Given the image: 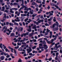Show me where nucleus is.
I'll list each match as a JSON object with an SVG mask.
<instances>
[{
	"label": "nucleus",
	"instance_id": "nucleus-19",
	"mask_svg": "<svg viewBox=\"0 0 62 62\" xmlns=\"http://www.w3.org/2000/svg\"><path fill=\"white\" fill-rule=\"evenodd\" d=\"M23 8H24V6H22V7H21L20 8V9L19 10V11H21V9H23Z\"/></svg>",
	"mask_w": 62,
	"mask_h": 62
},
{
	"label": "nucleus",
	"instance_id": "nucleus-13",
	"mask_svg": "<svg viewBox=\"0 0 62 62\" xmlns=\"http://www.w3.org/2000/svg\"><path fill=\"white\" fill-rule=\"evenodd\" d=\"M2 43H0V48L1 49H2V51H4V50L3 49V46H2Z\"/></svg>",
	"mask_w": 62,
	"mask_h": 62
},
{
	"label": "nucleus",
	"instance_id": "nucleus-50",
	"mask_svg": "<svg viewBox=\"0 0 62 62\" xmlns=\"http://www.w3.org/2000/svg\"><path fill=\"white\" fill-rule=\"evenodd\" d=\"M46 31H47V32H50V30H49V29H46Z\"/></svg>",
	"mask_w": 62,
	"mask_h": 62
},
{
	"label": "nucleus",
	"instance_id": "nucleus-3",
	"mask_svg": "<svg viewBox=\"0 0 62 62\" xmlns=\"http://www.w3.org/2000/svg\"><path fill=\"white\" fill-rule=\"evenodd\" d=\"M43 20H40L38 22H36V21H34V23H36L37 25H38L39 23H40V22H43Z\"/></svg>",
	"mask_w": 62,
	"mask_h": 62
},
{
	"label": "nucleus",
	"instance_id": "nucleus-63",
	"mask_svg": "<svg viewBox=\"0 0 62 62\" xmlns=\"http://www.w3.org/2000/svg\"><path fill=\"white\" fill-rule=\"evenodd\" d=\"M39 46H42V44L41 43H40L39 45Z\"/></svg>",
	"mask_w": 62,
	"mask_h": 62
},
{
	"label": "nucleus",
	"instance_id": "nucleus-30",
	"mask_svg": "<svg viewBox=\"0 0 62 62\" xmlns=\"http://www.w3.org/2000/svg\"><path fill=\"white\" fill-rule=\"evenodd\" d=\"M17 45L18 46H21V45H22V43H17Z\"/></svg>",
	"mask_w": 62,
	"mask_h": 62
},
{
	"label": "nucleus",
	"instance_id": "nucleus-47",
	"mask_svg": "<svg viewBox=\"0 0 62 62\" xmlns=\"http://www.w3.org/2000/svg\"><path fill=\"white\" fill-rule=\"evenodd\" d=\"M22 62V61L21 60V59H19V60L18 61V62Z\"/></svg>",
	"mask_w": 62,
	"mask_h": 62
},
{
	"label": "nucleus",
	"instance_id": "nucleus-56",
	"mask_svg": "<svg viewBox=\"0 0 62 62\" xmlns=\"http://www.w3.org/2000/svg\"><path fill=\"white\" fill-rule=\"evenodd\" d=\"M29 14H30L29 12H28L27 14L26 15L27 16H29Z\"/></svg>",
	"mask_w": 62,
	"mask_h": 62
},
{
	"label": "nucleus",
	"instance_id": "nucleus-16",
	"mask_svg": "<svg viewBox=\"0 0 62 62\" xmlns=\"http://www.w3.org/2000/svg\"><path fill=\"white\" fill-rule=\"evenodd\" d=\"M29 55H31V56H32V57H33V56H34V55H35V54H32V53H30L29 54Z\"/></svg>",
	"mask_w": 62,
	"mask_h": 62
},
{
	"label": "nucleus",
	"instance_id": "nucleus-8",
	"mask_svg": "<svg viewBox=\"0 0 62 62\" xmlns=\"http://www.w3.org/2000/svg\"><path fill=\"white\" fill-rule=\"evenodd\" d=\"M28 27L29 28V29L27 30V31H28V32H31V31H32V30L31 28V26H29Z\"/></svg>",
	"mask_w": 62,
	"mask_h": 62
},
{
	"label": "nucleus",
	"instance_id": "nucleus-27",
	"mask_svg": "<svg viewBox=\"0 0 62 62\" xmlns=\"http://www.w3.org/2000/svg\"><path fill=\"white\" fill-rule=\"evenodd\" d=\"M31 5H33L34 6L35 5H36V3L35 2H33L31 4Z\"/></svg>",
	"mask_w": 62,
	"mask_h": 62
},
{
	"label": "nucleus",
	"instance_id": "nucleus-37",
	"mask_svg": "<svg viewBox=\"0 0 62 62\" xmlns=\"http://www.w3.org/2000/svg\"><path fill=\"white\" fill-rule=\"evenodd\" d=\"M52 2H54V3L56 4L57 3V1H54V0H52Z\"/></svg>",
	"mask_w": 62,
	"mask_h": 62
},
{
	"label": "nucleus",
	"instance_id": "nucleus-1",
	"mask_svg": "<svg viewBox=\"0 0 62 62\" xmlns=\"http://www.w3.org/2000/svg\"><path fill=\"white\" fill-rule=\"evenodd\" d=\"M59 25V24L58 23V22H56V23L55 24H54L52 26L53 28H54L55 26H56L57 27V28H55L53 29L54 30V31H56L58 30L59 29L58 28V26Z\"/></svg>",
	"mask_w": 62,
	"mask_h": 62
},
{
	"label": "nucleus",
	"instance_id": "nucleus-61",
	"mask_svg": "<svg viewBox=\"0 0 62 62\" xmlns=\"http://www.w3.org/2000/svg\"><path fill=\"white\" fill-rule=\"evenodd\" d=\"M4 12H6V13H8V10H5V11Z\"/></svg>",
	"mask_w": 62,
	"mask_h": 62
},
{
	"label": "nucleus",
	"instance_id": "nucleus-31",
	"mask_svg": "<svg viewBox=\"0 0 62 62\" xmlns=\"http://www.w3.org/2000/svg\"><path fill=\"white\" fill-rule=\"evenodd\" d=\"M54 40L53 39L51 40L50 41H51L50 42V43H52L54 42Z\"/></svg>",
	"mask_w": 62,
	"mask_h": 62
},
{
	"label": "nucleus",
	"instance_id": "nucleus-38",
	"mask_svg": "<svg viewBox=\"0 0 62 62\" xmlns=\"http://www.w3.org/2000/svg\"><path fill=\"white\" fill-rule=\"evenodd\" d=\"M18 50L19 51H22V49L20 47L18 49Z\"/></svg>",
	"mask_w": 62,
	"mask_h": 62
},
{
	"label": "nucleus",
	"instance_id": "nucleus-29",
	"mask_svg": "<svg viewBox=\"0 0 62 62\" xmlns=\"http://www.w3.org/2000/svg\"><path fill=\"white\" fill-rule=\"evenodd\" d=\"M3 48L4 49H6V48H7V47L6 46H5V45L4 44L3 45Z\"/></svg>",
	"mask_w": 62,
	"mask_h": 62
},
{
	"label": "nucleus",
	"instance_id": "nucleus-62",
	"mask_svg": "<svg viewBox=\"0 0 62 62\" xmlns=\"http://www.w3.org/2000/svg\"><path fill=\"white\" fill-rule=\"evenodd\" d=\"M20 12H19L17 14V15L18 16H20Z\"/></svg>",
	"mask_w": 62,
	"mask_h": 62
},
{
	"label": "nucleus",
	"instance_id": "nucleus-36",
	"mask_svg": "<svg viewBox=\"0 0 62 62\" xmlns=\"http://www.w3.org/2000/svg\"><path fill=\"white\" fill-rule=\"evenodd\" d=\"M28 18H26L24 19V22H27V21H28Z\"/></svg>",
	"mask_w": 62,
	"mask_h": 62
},
{
	"label": "nucleus",
	"instance_id": "nucleus-39",
	"mask_svg": "<svg viewBox=\"0 0 62 62\" xmlns=\"http://www.w3.org/2000/svg\"><path fill=\"white\" fill-rule=\"evenodd\" d=\"M42 43L43 44H46V43L45 41L44 40L43 42Z\"/></svg>",
	"mask_w": 62,
	"mask_h": 62
},
{
	"label": "nucleus",
	"instance_id": "nucleus-32",
	"mask_svg": "<svg viewBox=\"0 0 62 62\" xmlns=\"http://www.w3.org/2000/svg\"><path fill=\"white\" fill-rule=\"evenodd\" d=\"M9 24L10 25H11L12 26H13V25H14V24L13 23H9Z\"/></svg>",
	"mask_w": 62,
	"mask_h": 62
},
{
	"label": "nucleus",
	"instance_id": "nucleus-20",
	"mask_svg": "<svg viewBox=\"0 0 62 62\" xmlns=\"http://www.w3.org/2000/svg\"><path fill=\"white\" fill-rule=\"evenodd\" d=\"M5 7L6 8V9H7V10H8V9H9V8L8 7H7L8 6L7 5H5Z\"/></svg>",
	"mask_w": 62,
	"mask_h": 62
},
{
	"label": "nucleus",
	"instance_id": "nucleus-11",
	"mask_svg": "<svg viewBox=\"0 0 62 62\" xmlns=\"http://www.w3.org/2000/svg\"><path fill=\"white\" fill-rule=\"evenodd\" d=\"M55 46L57 48H60V47H61V46L60 45H59L58 46H57V44H55Z\"/></svg>",
	"mask_w": 62,
	"mask_h": 62
},
{
	"label": "nucleus",
	"instance_id": "nucleus-48",
	"mask_svg": "<svg viewBox=\"0 0 62 62\" xmlns=\"http://www.w3.org/2000/svg\"><path fill=\"white\" fill-rule=\"evenodd\" d=\"M10 57V55L8 54L7 55V56H6V57L7 58H8V57Z\"/></svg>",
	"mask_w": 62,
	"mask_h": 62
},
{
	"label": "nucleus",
	"instance_id": "nucleus-5",
	"mask_svg": "<svg viewBox=\"0 0 62 62\" xmlns=\"http://www.w3.org/2000/svg\"><path fill=\"white\" fill-rule=\"evenodd\" d=\"M29 49H26L28 53H30L31 52H32V49L30 47H29Z\"/></svg>",
	"mask_w": 62,
	"mask_h": 62
},
{
	"label": "nucleus",
	"instance_id": "nucleus-24",
	"mask_svg": "<svg viewBox=\"0 0 62 62\" xmlns=\"http://www.w3.org/2000/svg\"><path fill=\"white\" fill-rule=\"evenodd\" d=\"M53 20L54 22H55L56 21V18H55V17H54Z\"/></svg>",
	"mask_w": 62,
	"mask_h": 62
},
{
	"label": "nucleus",
	"instance_id": "nucleus-42",
	"mask_svg": "<svg viewBox=\"0 0 62 62\" xmlns=\"http://www.w3.org/2000/svg\"><path fill=\"white\" fill-rule=\"evenodd\" d=\"M45 26H49V25L47 23H46L45 24Z\"/></svg>",
	"mask_w": 62,
	"mask_h": 62
},
{
	"label": "nucleus",
	"instance_id": "nucleus-6",
	"mask_svg": "<svg viewBox=\"0 0 62 62\" xmlns=\"http://www.w3.org/2000/svg\"><path fill=\"white\" fill-rule=\"evenodd\" d=\"M22 44H23V45H22L21 46V47H25L26 45V44L25 42H23L22 43Z\"/></svg>",
	"mask_w": 62,
	"mask_h": 62
},
{
	"label": "nucleus",
	"instance_id": "nucleus-52",
	"mask_svg": "<svg viewBox=\"0 0 62 62\" xmlns=\"http://www.w3.org/2000/svg\"><path fill=\"white\" fill-rule=\"evenodd\" d=\"M0 54L2 55H4V52H1L0 53Z\"/></svg>",
	"mask_w": 62,
	"mask_h": 62
},
{
	"label": "nucleus",
	"instance_id": "nucleus-35",
	"mask_svg": "<svg viewBox=\"0 0 62 62\" xmlns=\"http://www.w3.org/2000/svg\"><path fill=\"white\" fill-rule=\"evenodd\" d=\"M12 44L13 45L15 46H16L17 45V44H14V42H12Z\"/></svg>",
	"mask_w": 62,
	"mask_h": 62
},
{
	"label": "nucleus",
	"instance_id": "nucleus-18",
	"mask_svg": "<svg viewBox=\"0 0 62 62\" xmlns=\"http://www.w3.org/2000/svg\"><path fill=\"white\" fill-rule=\"evenodd\" d=\"M14 52L15 53V55L16 56H17V54H16V53H17V52H16V50H15V49H14Z\"/></svg>",
	"mask_w": 62,
	"mask_h": 62
},
{
	"label": "nucleus",
	"instance_id": "nucleus-22",
	"mask_svg": "<svg viewBox=\"0 0 62 62\" xmlns=\"http://www.w3.org/2000/svg\"><path fill=\"white\" fill-rule=\"evenodd\" d=\"M5 51L7 52H8V53H9V52H10L9 50H8L7 48H6L5 49Z\"/></svg>",
	"mask_w": 62,
	"mask_h": 62
},
{
	"label": "nucleus",
	"instance_id": "nucleus-25",
	"mask_svg": "<svg viewBox=\"0 0 62 62\" xmlns=\"http://www.w3.org/2000/svg\"><path fill=\"white\" fill-rule=\"evenodd\" d=\"M2 9L1 10L2 11H4L5 10V7L3 6L2 7Z\"/></svg>",
	"mask_w": 62,
	"mask_h": 62
},
{
	"label": "nucleus",
	"instance_id": "nucleus-51",
	"mask_svg": "<svg viewBox=\"0 0 62 62\" xmlns=\"http://www.w3.org/2000/svg\"><path fill=\"white\" fill-rule=\"evenodd\" d=\"M21 18V21H23V17H20V19Z\"/></svg>",
	"mask_w": 62,
	"mask_h": 62
},
{
	"label": "nucleus",
	"instance_id": "nucleus-28",
	"mask_svg": "<svg viewBox=\"0 0 62 62\" xmlns=\"http://www.w3.org/2000/svg\"><path fill=\"white\" fill-rule=\"evenodd\" d=\"M20 2H22V4H24V1L23 0H19Z\"/></svg>",
	"mask_w": 62,
	"mask_h": 62
},
{
	"label": "nucleus",
	"instance_id": "nucleus-4",
	"mask_svg": "<svg viewBox=\"0 0 62 62\" xmlns=\"http://www.w3.org/2000/svg\"><path fill=\"white\" fill-rule=\"evenodd\" d=\"M52 4H53V3H51L50 4L52 6H54L55 8H57L58 9H59V10H60L61 11V9L60 8H59V7H58L55 4H53V5Z\"/></svg>",
	"mask_w": 62,
	"mask_h": 62
},
{
	"label": "nucleus",
	"instance_id": "nucleus-40",
	"mask_svg": "<svg viewBox=\"0 0 62 62\" xmlns=\"http://www.w3.org/2000/svg\"><path fill=\"white\" fill-rule=\"evenodd\" d=\"M54 49L55 50H57V49H58V48H57L55 46V47H54Z\"/></svg>",
	"mask_w": 62,
	"mask_h": 62
},
{
	"label": "nucleus",
	"instance_id": "nucleus-44",
	"mask_svg": "<svg viewBox=\"0 0 62 62\" xmlns=\"http://www.w3.org/2000/svg\"><path fill=\"white\" fill-rule=\"evenodd\" d=\"M17 5V3L16 2H15L13 4V6H15V5Z\"/></svg>",
	"mask_w": 62,
	"mask_h": 62
},
{
	"label": "nucleus",
	"instance_id": "nucleus-58",
	"mask_svg": "<svg viewBox=\"0 0 62 62\" xmlns=\"http://www.w3.org/2000/svg\"><path fill=\"white\" fill-rule=\"evenodd\" d=\"M50 35H52L53 34H52V31H50Z\"/></svg>",
	"mask_w": 62,
	"mask_h": 62
},
{
	"label": "nucleus",
	"instance_id": "nucleus-60",
	"mask_svg": "<svg viewBox=\"0 0 62 62\" xmlns=\"http://www.w3.org/2000/svg\"><path fill=\"white\" fill-rule=\"evenodd\" d=\"M48 23L50 25H51L52 24V22H49Z\"/></svg>",
	"mask_w": 62,
	"mask_h": 62
},
{
	"label": "nucleus",
	"instance_id": "nucleus-23",
	"mask_svg": "<svg viewBox=\"0 0 62 62\" xmlns=\"http://www.w3.org/2000/svg\"><path fill=\"white\" fill-rule=\"evenodd\" d=\"M36 47H37V46H33L32 47V49H33V50H34V49H35L36 48Z\"/></svg>",
	"mask_w": 62,
	"mask_h": 62
},
{
	"label": "nucleus",
	"instance_id": "nucleus-34",
	"mask_svg": "<svg viewBox=\"0 0 62 62\" xmlns=\"http://www.w3.org/2000/svg\"><path fill=\"white\" fill-rule=\"evenodd\" d=\"M14 24V25H18L19 24H18V23L16 22H15Z\"/></svg>",
	"mask_w": 62,
	"mask_h": 62
},
{
	"label": "nucleus",
	"instance_id": "nucleus-2",
	"mask_svg": "<svg viewBox=\"0 0 62 62\" xmlns=\"http://www.w3.org/2000/svg\"><path fill=\"white\" fill-rule=\"evenodd\" d=\"M43 46L44 47L39 46V48L40 49H41L44 48L45 49V50L46 51V52H47V51H48V50L47 49L48 48L46 44H45L43 45Z\"/></svg>",
	"mask_w": 62,
	"mask_h": 62
},
{
	"label": "nucleus",
	"instance_id": "nucleus-7",
	"mask_svg": "<svg viewBox=\"0 0 62 62\" xmlns=\"http://www.w3.org/2000/svg\"><path fill=\"white\" fill-rule=\"evenodd\" d=\"M16 19H16H15V22H19L20 21V20L19 19V17H16Z\"/></svg>",
	"mask_w": 62,
	"mask_h": 62
},
{
	"label": "nucleus",
	"instance_id": "nucleus-21",
	"mask_svg": "<svg viewBox=\"0 0 62 62\" xmlns=\"http://www.w3.org/2000/svg\"><path fill=\"white\" fill-rule=\"evenodd\" d=\"M36 25H34L33 27H32V28L33 29H36L37 28L36 27Z\"/></svg>",
	"mask_w": 62,
	"mask_h": 62
},
{
	"label": "nucleus",
	"instance_id": "nucleus-55",
	"mask_svg": "<svg viewBox=\"0 0 62 62\" xmlns=\"http://www.w3.org/2000/svg\"><path fill=\"white\" fill-rule=\"evenodd\" d=\"M57 19L58 20L60 21H61V18H57Z\"/></svg>",
	"mask_w": 62,
	"mask_h": 62
},
{
	"label": "nucleus",
	"instance_id": "nucleus-17",
	"mask_svg": "<svg viewBox=\"0 0 62 62\" xmlns=\"http://www.w3.org/2000/svg\"><path fill=\"white\" fill-rule=\"evenodd\" d=\"M29 33V32H27L25 33H23V34L24 36H25L26 35H28Z\"/></svg>",
	"mask_w": 62,
	"mask_h": 62
},
{
	"label": "nucleus",
	"instance_id": "nucleus-33",
	"mask_svg": "<svg viewBox=\"0 0 62 62\" xmlns=\"http://www.w3.org/2000/svg\"><path fill=\"white\" fill-rule=\"evenodd\" d=\"M15 35V34H14V33H12L11 34V36L12 37L13 36H14Z\"/></svg>",
	"mask_w": 62,
	"mask_h": 62
},
{
	"label": "nucleus",
	"instance_id": "nucleus-12",
	"mask_svg": "<svg viewBox=\"0 0 62 62\" xmlns=\"http://www.w3.org/2000/svg\"><path fill=\"white\" fill-rule=\"evenodd\" d=\"M24 10H28V9L26 7L24 6Z\"/></svg>",
	"mask_w": 62,
	"mask_h": 62
},
{
	"label": "nucleus",
	"instance_id": "nucleus-57",
	"mask_svg": "<svg viewBox=\"0 0 62 62\" xmlns=\"http://www.w3.org/2000/svg\"><path fill=\"white\" fill-rule=\"evenodd\" d=\"M52 59V58H50L48 59V60L49 61H51Z\"/></svg>",
	"mask_w": 62,
	"mask_h": 62
},
{
	"label": "nucleus",
	"instance_id": "nucleus-9",
	"mask_svg": "<svg viewBox=\"0 0 62 62\" xmlns=\"http://www.w3.org/2000/svg\"><path fill=\"white\" fill-rule=\"evenodd\" d=\"M4 16L3 17V20L4 21H5L6 19V14H4Z\"/></svg>",
	"mask_w": 62,
	"mask_h": 62
},
{
	"label": "nucleus",
	"instance_id": "nucleus-53",
	"mask_svg": "<svg viewBox=\"0 0 62 62\" xmlns=\"http://www.w3.org/2000/svg\"><path fill=\"white\" fill-rule=\"evenodd\" d=\"M19 48V46H17V47H15V49H18Z\"/></svg>",
	"mask_w": 62,
	"mask_h": 62
},
{
	"label": "nucleus",
	"instance_id": "nucleus-46",
	"mask_svg": "<svg viewBox=\"0 0 62 62\" xmlns=\"http://www.w3.org/2000/svg\"><path fill=\"white\" fill-rule=\"evenodd\" d=\"M50 14H49V16H52L53 15V14L52 13H50Z\"/></svg>",
	"mask_w": 62,
	"mask_h": 62
},
{
	"label": "nucleus",
	"instance_id": "nucleus-49",
	"mask_svg": "<svg viewBox=\"0 0 62 62\" xmlns=\"http://www.w3.org/2000/svg\"><path fill=\"white\" fill-rule=\"evenodd\" d=\"M58 56H56L55 58V59L56 60H57L58 59V58H57V57Z\"/></svg>",
	"mask_w": 62,
	"mask_h": 62
},
{
	"label": "nucleus",
	"instance_id": "nucleus-10",
	"mask_svg": "<svg viewBox=\"0 0 62 62\" xmlns=\"http://www.w3.org/2000/svg\"><path fill=\"white\" fill-rule=\"evenodd\" d=\"M7 31H8L9 33H6L7 35H9V34H10V33H11V32H12V31H10V30H9V29H8L7 30Z\"/></svg>",
	"mask_w": 62,
	"mask_h": 62
},
{
	"label": "nucleus",
	"instance_id": "nucleus-59",
	"mask_svg": "<svg viewBox=\"0 0 62 62\" xmlns=\"http://www.w3.org/2000/svg\"><path fill=\"white\" fill-rule=\"evenodd\" d=\"M32 33H31V34H30L29 35V37H32Z\"/></svg>",
	"mask_w": 62,
	"mask_h": 62
},
{
	"label": "nucleus",
	"instance_id": "nucleus-26",
	"mask_svg": "<svg viewBox=\"0 0 62 62\" xmlns=\"http://www.w3.org/2000/svg\"><path fill=\"white\" fill-rule=\"evenodd\" d=\"M3 29H6V30H7V27H6V26H5L3 27Z\"/></svg>",
	"mask_w": 62,
	"mask_h": 62
},
{
	"label": "nucleus",
	"instance_id": "nucleus-54",
	"mask_svg": "<svg viewBox=\"0 0 62 62\" xmlns=\"http://www.w3.org/2000/svg\"><path fill=\"white\" fill-rule=\"evenodd\" d=\"M42 4H40V5L39 6V8H41V6H42Z\"/></svg>",
	"mask_w": 62,
	"mask_h": 62
},
{
	"label": "nucleus",
	"instance_id": "nucleus-15",
	"mask_svg": "<svg viewBox=\"0 0 62 62\" xmlns=\"http://www.w3.org/2000/svg\"><path fill=\"white\" fill-rule=\"evenodd\" d=\"M30 12L31 14L32 15L33 14V12H34V10H33L32 9L30 11Z\"/></svg>",
	"mask_w": 62,
	"mask_h": 62
},
{
	"label": "nucleus",
	"instance_id": "nucleus-41",
	"mask_svg": "<svg viewBox=\"0 0 62 62\" xmlns=\"http://www.w3.org/2000/svg\"><path fill=\"white\" fill-rule=\"evenodd\" d=\"M10 12L11 13H14V11H12V10H10Z\"/></svg>",
	"mask_w": 62,
	"mask_h": 62
},
{
	"label": "nucleus",
	"instance_id": "nucleus-14",
	"mask_svg": "<svg viewBox=\"0 0 62 62\" xmlns=\"http://www.w3.org/2000/svg\"><path fill=\"white\" fill-rule=\"evenodd\" d=\"M0 58L1 60H3L5 58V56H2L0 57Z\"/></svg>",
	"mask_w": 62,
	"mask_h": 62
},
{
	"label": "nucleus",
	"instance_id": "nucleus-64",
	"mask_svg": "<svg viewBox=\"0 0 62 62\" xmlns=\"http://www.w3.org/2000/svg\"><path fill=\"white\" fill-rule=\"evenodd\" d=\"M6 25H8L9 24V22H7L6 23Z\"/></svg>",
	"mask_w": 62,
	"mask_h": 62
},
{
	"label": "nucleus",
	"instance_id": "nucleus-43",
	"mask_svg": "<svg viewBox=\"0 0 62 62\" xmlns=\"http://www.w3.org/2000/svg\"><path fill=\"white\" fill-rule=\"evenodd\" d=\"M51 12V11H49V12H46V15H48V14H50V13Z\"/></svg>",
	"mask_w": 62,
	"mask_h": 62
},
{
	"label": "nucleus",
	"instance_id": "nucleus-45",
	"mask_svg": "<svg viewBox=\"0 0 62 62\" xmlns=\"http://www.w3.org/2000/svg\"><path fill=\"white\" fill-rule=\"evenodd\" d=\"M31 8H32L33 9H35V7L33 6H31Z\"/></svg>",
	"mask_w": 62,
	"mask_h": 62
}]
</instances>
